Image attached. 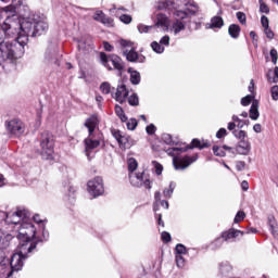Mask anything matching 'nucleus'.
I'll return each mask as SVG.
<instances>
[{"label": "nucleus", "instance_id": "nucleus-1", "mask_svg": "<svg viewBox=\"0 0 278 278\" xmlns=\"http://www.w3.org/2000/svg\"><path fill=\"white\" fill-rule=\"evenodd\" d=\"M7 22L4 23L5 31L9 34H18L21 40H29V36H42L49 29V24L45 18L34 15L33 17H28L21 23L18 20V15L16 11H11L5 13Z\"/></svg>", "mask_w": 278, "mask_h": 278}, {"label": "nucleus", "instance_id": "nucleus-2", "mask_svg": "<svg viewBox=\"0 0 278 278\" xmlns=\"http://www.w3.org/2000/svg\"><path fill=\"white\" fill-rule=\"evenodd\" d=\"M5 23H8V16L0 18V62H16L25 54L27 38L22 40L20 34H10L4 28Z\"/></svg>", "mask_w": 278, "mask_h": 278}, {"label": "nucleus", "instance_id": "nucleus-3", "mask_svg": "<svg viewBox=\"0 0 278 278\" xmlns=\"http://www.w3.org/2000/svg\"><path fill=\"white\" fill-rule=\"evenodd\" d=\"M159 8L161 10H168L169 12H173L175 22L170 27V31H173L175 36L186 29V18H188V13L186 11H181V9H177L175 1L165 0L160 4Z\"/></svg>", "mask_w": 278, "mask_h": 278}, {"label": "nucleus", "instance_id": "nucleus-4", "mask_svg": "<svg viewBox=\"0 0 278 278\" xmlns=\"http://www.w3.org/2000/svg\"><path fill=\"white\" fill-rule=\"evenodd\" d=\"M36 251V244H21L17 248V252H15L11 256V270L12 273H18V270H23L24 262L29 257V253H34Z\"/></svg>", "mask_w": 278, "mask_h": 278}, {"label": "nucleus", "instance_id": "nucleus-5", "mask_svg": "<svg viewBox=\"0 0 278 278\" xmlns=\"http://www.w3.org/2000/svg\"><path fill=\"white\" fill-rule=\"evenodd\" d=\"M24 210L28 213V216L22 218L17 224H14L20 225L16 239L21 242H31V240H36V226L28 222L31 213H29L27 208Z\"/></svg>", "mask_w": 278, "mask_h": 278}, {"label": "nucleus", "instance_id": "nucleus-6", "mask_svg": "<svg viewBox=\"0 0 278 278\" xmlns=\"http://www.w3.org/2000/svg\"><path fill=\"white\" fill-rule=\"evenodd\" d=\"M100 60L101 64H103L108 71H117L118 75H123V73H125V63L121 56L116 54L108 55L104 52H101ZM110 62L113 64V68L110 66Z\"/></svg>", "mask_w": 278, "mask_h": 278}, {"label": "nucleus", "instance_id": "nucleus-7", "mask_svg": "<svg viewBox=\"0 0 278 278\" xmlns=\"http://www.w3.org/2000/svg\"><path fill=\"white\" fill-rule=\"evenodd\" d=\"M27 216H29V213L23 206H18L16 211L9 213L0 211V222L4 220L7 225H17V223H21V220L27 218Z\"/></svg>", "mask_w": 278, "mask_h": 278}, {"label": "nucleus", "instance_id": "nucleus-8", "mask_svg": "<svg viewBox=\"0 0 278 278\" xmlns=\"http://www.w3.org/2000/svg\"><path fill=\"white\" fill-rule=\"evenodd\" d=\"M40 147L41 155L49 160L53 155V135L51 132L45 131L41 134Z\"/></svg>", "mask_w": 278, "mask_h": 278}, {"label": "nucleus", "instance_id": "nucleus-9", "mask_svg": "<svg viewBox=\"0 0 278 278\" xmlns=\"http://www.w3.org/2000/svg\"><path fill=\"white\" fill-rule=\"evenodd\" d=\"M5 127L12 138H21L25 134V124L20 119L5 122Z\"/></svg>", "mask_w": 278, "mask_h": 278}, {"label": "nucleus", "instance_id": "nucleus-10", "mask_svg": "<svg viewBox=\"0 0 278 278\" xmlns=\"http://www.w3.org/2000/svg\"><path fill=\"white\" fill-rule=\"evenodd\" d=\"M87 190L91 197H101L105 192V188L103 187V178L96 177L88 181Z\"/></svg>", "mask_w": 278, "mask_h": 278}, {"label": "nucleus", "instance_id": "nucleus-11", "mask_svg": "<svg viewBox=\"0 0 278 278\" xmlns=\"http://www.w3.org/2000/svg\"><path fill=\"white\" fill-rule=\"evenodd\" d=\"M130 184L135 188H141L144 186L147 190H151V180L149 178H144V173H137L129 175Z\"/></svg>", "mask_w": 278, "mask_h": 278}, {"label": "nucleus", "instance_id": "nucleus-12", "mask_svg": "<svg viewBox=\"0 0 278 278\" xmlns=\"http://www.w3.org/2000/svg\"><path fill=\"white\" fill-rule=\"evenodd\" d=\"M175 255L176 266H178V268H184V266H186V258H184V256L188 255V248L184 244H176Z\"/></svg>", "mask_w": 278, "mask_h": 278}, {"label": "nucleus", "instance_id": "nucleus-13", "mask_svg": "<svg viewBox=\"0 0 278 278\" xmlns=\"http://www.w3.org/2000/svg\"><path fill=\"white\" fill-rule=\"evenodd\" d=\"M127 97H129V90L124 84L118 85L116 92L112 93V98L115 99L117 103H125V101H127Z\"/></svg>", "mask_w": 278, "mask_h": 278}, {"label": "nucleus", "instance_id": "nucleus-14", "mask_svg": "<svg viewBox=\"0 0 278 278\" xmlns=\"http://www.w3.org/2000/svg\"><path fill=\"white\" fill-rule=\"evenodd\" d=\"M84 144L85 153L87 157H90V153H92L94 149H98V147L101 144V141L99 139H94L92 135H89V137L84 140Z\"/></svg>", "mask_w": 278, "mask_h": 278}, {"label": "nucleus", "instance_id": "nucleus-15", "mask_svg": "<svg viewBox=\"0 0 278 278\" xmlns=\"http://www.w3.org/2000/svg\"><path fill=\"white\" fill-rule=\"evenodd\" d=\"M193 162H197V156H184L177 161L174 160V166L176 170H184L188 168L190 164H193Z\"/></svg>", "mask_w": 278, "mask_h": 278}, {"label": "nucleus", "instance_id": "nucleus-16", "mask_svg": "<svg viewBox=\"0 0 278 278\" xmlns=\"http://www.w3.org/2000/svg\"><path fill=\"white\" fill-rule=\"evenodd\" d=\"M45 62L47 64H54L55 66H60V56L58 52L53 50V48H48L45 53Z\"/></svg>", "mask_w": 278, "mask_h": 278}, {"label": "nucleus", "instance_id": "nucleus-17", "mask_svg": "<svg viewBox=\"0 0 278 278\" xmlns=\"http://www.w3.org/2000/svg\"><path fill=\"white\" fill-rule=\"evenodd\" d=\"M152 27H161L163 31H168V27H170V20L168 16H166V14L159 13L156 15V23Z\"/></svg>", "mask_w": 278, "mask_h": 278}, {"label": "nucleus", "instance_id": "nucleus-18", "mask_svg": "<svg viewBox=\"0 0 278 278\" xmlns=\"http://www.w3.org/2000/svg\"><path fill=\"white\" fill-rule=\"evenodd\" d=\"M34 219V223H36L37 225H39V227L42 229V236H43V239H39V240H36L35 241V244H38V242H47V239L49 238V232H47L45 230V227L47 225V219H42L40 218V215H35L33 217Z\"/></svg>", "mask_w": 278, "mask_h": 278}, {"label": "nucleus", "instance_id": "nucleus-19", "mask_svg": "<svg viewBox=\"0 0 278 278\" xmlns=\"http://www.w3.org/2000/svg\"><path fill=\"white\" fill-rule=\"evenodd\" d=\"M124 55H126V60L128 62H139L142 63L144 62V60H147V58H144V55L142 54H138V52H136V49L134 47H131V49L129 51H125Z\"/></svg>", "mask_w": 278, "mask_h": 278}, {"label": "nucleus", "instance_id": "nucleus-20", "mask_svg": "<svg viewBox=\"0 0 278 278\" xmlns=\"http://www.w3.org/2000/svg\"><path fill=\"white\" fill-rule=\"evenodd\" d=\"M239 236H244V231L238 230L235 228H230V229L222 232V238H223L224 242H229V240H233L235 238H238Z\"/></svg>", "mask_w": 278, "mask_h": 278}, {"label": "nucleus", "instance_id": "nucleus-21", "mask_svg": "<svg viewBox=\"0 0 278 278\" xmlns=\"http://www.w3.org/2000/svg\"><path fill=\"white\" fill-rule=\"evenodd\" d=\"M236 152L239 155H249L251 153V142L249 140H240L236 147Z\"/></svg>", "mask_w": 278, "mask_h": 278}, {"label": "nucleus", "instance_id": "nucleus-22", "mask_svg": "<svg viewBox=\"0 0 278 278\" xmlns=\"http://www.w3.org/2000/svg\"><path fill=\"white\" fill-rule=\"evenodd\" d=\"M225 25V21L218 16L215 15L211 18V22L206 24V29H222Z\"/></svg>", "mask_w": 278, "mask_h": 278}, {"label": "nucleus", "instance_id": "nucleus-23", "mask_svg": "<svg viewBox=\"0 0 278 278\" xmlns=\"http://www.w3.org/2000/svg\"><path fill=\"white\" fill-rule=\"evenodd\" d=\"M98 125H99V119L97 118V115H91L86 119L85 127H87L89 131V136H92Z\"/></svg>", "mask_w": 278, "mask_h": 278}, {"label": "nucleus", "instance_id": "nucleus-24", "mask_svg": "<svg viewBox=\"0 0 278 278\" xmlns=\"http://www.w3.org/2000/svg\"><path fill=\"white\" fill-rule=\"evenodd\" d=\"M258 108H260V101L253 100L250 109V118L252 121H257L260 118Z\"/></svg>", "mask_w": 278, "mask_h": 278}, {"label": "nucleus", "instance_id": "nucleus-25", "mask_svg": "<svg viewBox=\"0 0 278 278\" xmlns=\"http://www.w3.org/2000/svg\"><path fill=\"white\" fill-rule=\"evenodd\" d=\"M233 270V267L229 262H223L219 264V274H222L223 277H227V275H231Z\"/></svg>", "mask_w": 278, "mask_h": 278}, {"label": "nucleus", "instance_id": "nucleus-26", "mask_svg": "<svg viewBox=\"0 0 278 278\" xmlns=\"http://www.w3.org/2000/svg\"><path fill=\"white\" fill-rule=\"evenodd\" d=\"M181 12H186L188 18L189 14H197L199 12V5L194 2H188L185 4V9L181 10Z\"/></svg>", "mask_w": 278, "mask_h": 278}, {"label": "nucleus", "instance_id": "nucleus-27", "mask_svg": "<svg viewBox=\"0 0 278 278\" xmlns=\"http://www.w3.org/2000/svg\"><path fill=\"white\" fill-rule=\"evenodd\" d=\"M268 226L274 238H278V226H277V222L275 220V216L268 217Z\"/></svg>", "mask_w": 278, "mask_h": 278}, {"label": "nucleus", "instance_id": "nucleus-28", "mask_svg": "<svg viewBox=\"0 0 278 278\" xmlns=\"http://www.w3.org/2000/svg\"><path fill=\"white\" fill-rule=\"evenodd\" d=\"M240 25H237V24H231L229 27H228V34L229 36H231L232 38L237 39V38H240Z\"/></svg>", "mask_w": 278, "mask_h": 278}, {"label": "nucleus", "instance_id": "nucleus-29", "mask_svg": "<svg viewBox=\"0 0 278 278\" xmlns=\"http://www.w3.org/2000/svg\"><path fill=\"white\" fill-rule=\"evenodd\" d=\"M128 73H130V83L134 86H138L140 84V73L138 71H131V68L128 70Z\"/></svg>", "mask_w": 278, "mask_h": 278}, {"label": "nucleus", "instance_id": "nucleus-30", "mask_svg": "<svg viewBox=\"0 0 278 278\" xmlns=\"http://www.w3.org/2000/svg\"><path fill=\"white\" fill-rule=\"evenodd\" d=\"M92 45L90 43H86V41L80 40L78 42V51H80L81 53H88L90 51H92Z\"/></svg>", "mask_w": 278, "mask_h": 278}, {"label": "nucleus", "instance_id": "nucleus-31", "mask_svg": "<svg viewBox=\"0 0 278 278\" xmlns=\"http://www.w3.org/2000/svg\"><path fill=\"white\" fill-rule=\"evenodd\" d=\"M12 240H14V237L12 235L4 232L2 229H0V244L12 242Z\"/></svg>", "mask_w": 278, "mask_h": 278}, {"label": "nucleus", "instance_id": "nucleus-32", "mask_svg": "<svg viewBox=\"0 0 278 278\" xmlns=\"http://www.w3.org/2000/svg\"><path fill=\"white\" fill-rule=\"evenodd\" d=\"M115 114L121 118L122 123H127V115H125V111L121 105H115Z\"/></svg>", "mask_w": 278, "mask_h": 278}, {"label": "nucleus", "instance_id": "nucleus-33", "mask_svg": "<svg viewBox=\"0 0 278 278\" xmlns=\"http://www.w3.org/2000/svg\"><path fill=\"white\" fill-rule=\"evenodd\" d=\"M191 144H192V149H207V147H210L207 142L201 143V140L199 139H193Z\"/></svg>", "mask_w": 278, "mask_h": 278}, {"label": "nucleus", "instance_id": "nucleus-34", "mask_svg": "<svg viewBox=\"0 0 278 278\" xmlns=\"http://www.w3.org/2000/svg\"><path fill=\"white\" fill-rule=\"evenodd\" d=\"M175 188H176L175 182H170L169 188L164 189L163 194H164L165 199H170L173 197V192H175Z\"/></svg>", "mask_w": 278, "mask_h": 278}, {"label": "nucleus", "instance_id": "nucleus-35", "mask_svg": "<svg viewBox=\"0 0 278 278\" xmlns=\"http://www.w3.org/2000/svg\"><path fill=\"white\" fill-rule=\"evenodd\" d=\"M152 166L154 168L155 175H162L164 170V166H162V164H160L157 161H152Z\"/></svg>", "mask_w": 278, "mask_h": 278}, {"label": "nucleus", "instance_id": "nucleus-36", "mask_svg": "<svg viewBox=\"0 0 278 278\" xmlns=\"http://www.w3.org/2000/svg\"><path fill=\"white\" fill-rule=\"evenodd\" d=\"M100 23H102V25H105L106 27H114V20L108 15H104V17L100 20Z\"/></svg>", "mask_w": 278, "mask_h": 278}, {"label": "nucleus", "instance_id": "nucleus-37", "mask_svg": "<svg viewBox=\"0 0 278 278\" xmlns=\"http://www.w3.org/2000/svg\"><path fill=\"white\" fill-rule=\"evenodd\" d=\"M151 49L154 51V53H164V47L157 41H153L151 43Z\"/></svg>", "mask_w": 278, "mask_h": 278}, {"label": "nucleus", "instance_id": "nucleus-38", "mask_svg": "<svg viewBox=\"0 0 278 278\" xmlns=\"http://www.w3.org/2000/svg\"><path fill=\"white\" fill-rule=\"evenodd\" d=\"M138 168V161L136 159H129L128 160V170L129 173L134 174V170Z\"/></svg>", "mask_w": 278, "mask_h": 278}, {"label": "nucleus", "instance_id": "nucleus-39", "mask_svg": "<svg viewBox=\"0 0 278 278\" xmlns=\"http://www.w3.org/2000/svg\"><path fill=\"white\" fill-rule=\"evenodd\" d=\"M100 90L103 94H110L112 92V86H110V83H102Z\"/></svg>", "mask_w": 278, "mask_h": 278}, {"label": "nucleus", "instance_id": "nucleus-40", "mask_svg": "<svg viewBox=\"0 0 278 278\" xmlns=\"http://www.w3.org/2000/svg\"><path fill=\"white\" fill-rule=\"evenodd\" d=\"M213 153L217 157H225V155H226L225 150H223V148H220L218 146L213 147Z\"/></svg>", "mask_w": 278, "mask_h": 278}, {"label": "nucleus", "instance_id": "nucleus-41", "mask_svg": "<svg viewBox=\"0 0 278 278\" xmlns=\"http://www.w3.org/2000/svg\"><path fill=\"white\" fill-rule=\"evenodd\" d=\"M244 218H247V213H244V211H239L235 216L233 223H242Z\"/></svg>", "mask_w": 278, "mask_h": 278}, {"label": "nucleus", "instance_id": "nucleus-42", "mask_svg": "<svg viewBox=\"0 0 278 278\" xmlns=\"http://www.w3.org/2000/svg\"><path fill=\"white\" fill-rule=\"evenodd\" d=\"M162 140H163V142H165V144H169V146L176 144L175 140H173V136H170L168 134H163Z\"/></svg>", "mask_w": 278, "mask_h": 278}, {"label": "nucleus", "instance_id": "nucleus-43", "mask_svg": "<svg viewBox=\"0 0 278 278\" xmlns=\"http://www.w3.org/2000/svg\"><path fill=\"white\" fill-rule=\"evenodd\" d=\"M151 29H154L153 26H147L144 24H139L138 25V31L140 34H149V31H151Z\"/></svg>", "mask_w": 278, "mask_h": 278}, {"label": "nucleus", "instance_id": "nucleus-44", "mask_svg": "<svg viewBox=\"0 0 278 278\" xmlns=\"http://www.w3.org/2000/svg\"><path fill=\"white\" fill-rule=\"evenodd\" d=\"M235 138H238V140H247V131L244 130H235L232 131Z\"/></svg>", "mask_w": 278, "mask_h": 278}, {"label": "nucleus", "instance_id": "nucleus-45", "mask_svg": "<svg viewBox=\"0 0 278 278\" xmlns=\"http://www.w3.org/2000/svg\"><path fill=\"white\" fill-rule=\"evenodd\" d=\"M253 96L252 94H248L244 98L241 99V105L247 106V105H251V102L253 101Z\"/></svg>", "mask_w": 278, "mask_h": 278}, {"label": "nucleus", "instance_id": "nucleus-46", "mask_svg": "<svg viewBox=\"0 0 278 278\" xmlns=\"http://www.w3.org/2000/svg\"><path fill=\"white\" fill-rule=\"evenodd\" d=\"M128 103L129 105H139L140 102L138 100V96L134 93L130 97H128Z\"/></svg>", "mask_w": 278, "mask_h": 278}, {"label": "nucleus", "instance_id": "nucleus-47", "mask_svg": "<svg viewBox=\"0 0 278 278\" xmlns=\"http://www.w3.org/2000/svg\"><path fill=\"white\" fill-rule=\"evenodd\" d=\"M237 18L241 25H247V14L243 12H237Z\"/></svg>", "mask_w": 278, "mask_h": 278}, {"label": "nucleus", "instance_id": "nucleus-48", "mask_svg": "<svg viewBox=\"0 0 278 278\" xmlns=\"http://www.w3.org/2000/svg\"><path fill=\"white\" fill-rule=\"evenodd\" d=\"M119 21L122 23H125V25H129V23H131L132 18H131V15L123 14L119 16Z\"/></svg>", "mask_w": 278, "mask_h": 278}, {"label": "nucleus", "instance_id": "nucleus-49", "mask_svg": "<svg viewBox=\"0 0 278 278\" xmlns=\"http://www.w3.org/2000/svg\"><path fill=\"white\" fill-rule=\"evenodd\" d=\"M104 15H105V13H103V11H96V13L93 15V21H98V23H101Z\"/></svg>", "mask_w": 278, "mask_h": 278}, {"label": "nucleus", "instance_id": "nucleus-50", "mask_svg": "<svg viewBox=\"0 0 278 278\" xmlns=\"http://www.w3.org/2000/svg\"><path fill=\"white\" fill-rule=\"evenodd\" d=\"M119 147L124 148L127 147V142H129V138L126 136H123L119 138V140L117 141Z\"/></svg>", "mask_w": 278, "mask_h": 278}, {"label": "nucleus", "instance_id": "nucleus-51", "mask_svg": "<svg viewBox=\"0 0 278 278\" xmlns=\"http://www.w3.org/2000/svg\"><path fill=\"white\" fill-rule=\"evenodd\" d=\"M269 55L271 58L273 64H277V60H278L277 49H271Z\"/></svg>", "mask_w": 278, "mask_h": 278}, {"label": "nucleus", "instance_id": "nucleus-52", "mask_svg": "<svg viewBox=\"0 0 278 278\" xmlns=\"http://www.w3.org/2000/svg\"><path fill=\"white\" fill-rule=\"evenodd\" d=\"M136 127H138V121L129 119V122L127 123V128L130 129V131H134Z\"/></svg>", "mask_w": 278, "mask_h": 278}, {"label": "nucleus", "instance_id": "nucleus-53", "mask_svg": "<svg viewBox=\"0 0 278 278\" xmlns=\"http://www.w3.org/2000/svg\"><path fill=\"white\" fill-rule=\"evenodd\" d=\"M260 10L262 13L264 14H268V12H270V9L268 8V5L264 2H262V0H260Z\"/></svg>", "mask_w": 278, "mask_h": 278}, {"label": "nucleus", "instance_id": "nucleus-54", "mask_svg": "<svg viewBox=\"0 0 278 278\" xmlns=\"http://www.w3.org/2000/svg\"><path fill=\"white\" fill-rule=\"evenodd\" d=\"M161 238L165 244H168V242H170L172 239L170 233H168L167 231L162 232Z\"/></svg>", "mask_w": 278, "mask_h": 278}, {"label": "nucleus", "instance_id": "nucleus-55", "mask_svg": "<svg viewBox=\"0 0 278 278\" xmlns=\"http://www.w3.org/2000/svg\"><path fill=\"white\" fill-rule=\"evenodd\" d=\"M271 99L278 101V86L271 87Z\"/></svg>", "mask_w": 278, "mask_h": 278}, {"label": "nucleus", "instance_id": "nucleus-56", "mask_svg": "<svg viewBox=\"0 0 278 278\" xmlns=\"http://www.w3.org/2000/svg\"><path fill=\"white\" fill-rule=\"evenodd\" d=\"M155 125L150 124L149 126H147L146 131L147 134H149V136H153V134H155Z\"/></svg>", "mask_w": 278, "mask_h": 278}, {"label": "nucleus", "instance_id": "nucleus-57", "mask_svg": "<svg viewBox=\"0 0 278 278\" xmlns=\"http://www.w3.org/2000/svg\"><path fill=\"white\" fill-rule=\"evenodd\" d=\"M225 136H227V129H225V128H220V129L216 132V138H218V139L225 138Z\"/></svg>", "mask_w": 278, "mask_h": 278}, {"label": "nucleus", "instance_id": "nucleus-58", "mask_svg": "<svg viewBox=\"0 0 278 278\" xmlns=\"http://www.w3.org/2000/svg\"><path fill=\"white\" fill-rule=\"evenodd\" d=\"M161 45H165V47H168V45H170V37H168V35L164 36L161 40H160Z\"/></svg>", "mask_w": 278, "mask_h": 278}, {"label": "nucleus", "instance_id": "nucleus-59", "mask_svg": "<svg viewBox=\"0 0 278 278\" xmlns=\"http://www.w3.org/2000/svg\"><path fill=\"white\" fill-rule=\"evenodd\" d=\"M112 135H113V138H115V140H117V142L121 140V138L123 136L121 130H112Z\"/></svg>", "mask_w": 278, "mask_h": 278}, {"label": "nucleus", "instance_id": "nucleus-60", "mask_svg": "<svg viewBox=\"0 0 278 278\" xmlns=\"http://www.w3.org/2000/svg\"><path fill=\"white\" fill-rule=\"evenodd\" d=\"M261 23H262V26L264 27V29L268 28V17H266L265 15H263L261 17Z\"/></svg>", "mask_w": 278, "mask_h": 278}, {"label": "nucleus", "instance_id": "nucleus-61", "mask_svg": "<svg viewBox=\"0 0 278 278\" xmlns=\"http://www.w3.org/2000/svg\"><path fill=\"white\" fill-rule=\"evenodd\" d=\"M265 34H266L267 38H269L270 40H273V38H275V33H273L269 27L265 28Z\"/></svg>", "mask_w": 278, "mask_h": 278}, {"label": "nucleus", "instance_id": "nucleus-62", "mask_svg": "<svg viewBox=\"0 0 278 278\" xmlns=\"http://www.w3.org/2000/svg\"><path fill=\"white\" fill-rule=\"evenodd\" d=\"M247 166V163L244 161H239L236 165L237 170H244V167Z\"/></svg>", "mask_w": 278, "mask_h": 278}, {"label": "nucleus", "instance_id": "nucleus-63", "mask_svg": "<svg viewBox=\"0 0 278 278\" xmlns=\"http://www.w3.org/2000/svg\"><path fill=\"white\" fill-rule=\"evenodd\" d=\"M103 47H104V50H106L109 52L114 51V47L112 45H110V42H108V41L103 42Z\"/></svg>", "mask_w": 278, "mask_h": 278}, {"label": "nucleus", "instance_id": "nucleus-64", "mask_svg": "<svg viewBox=\"0 0 278 278\" xmlns=\"http://www.w3.org/2000/svg\"><path fill=\"white\" fill-rule=\"evenodd\" d=\"M119 43H121V47H132V42L131 41H127V40H125V39H122L121 41H119Z\"/></svg>", "mask_w": 278, "mask_h": 278}]
</instances>
